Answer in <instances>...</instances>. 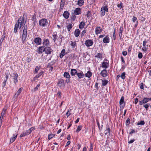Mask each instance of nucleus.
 <instances>
[{
    "label": "nucleus",
    "instance_id": "nucleus-23",
    "mask_svg": "<svg viewBox=\"0 0 151 151\" xmlns=\"http://www.w3.org/2000/svg\"><path fill=\"white\" fill-rule=\"evenodd\" d=\"M65 54V49H63L60 54V57L62 58Z\"/></svg>",
    "mask_w": 151,
    "mask_h": 151
},
{
    "label": "nucleus",
    "instance_id": "nucleus-9",
    "mask_svg": "<svg viewBox=\"0 0 151 151\" xmlns=\"http://www.w3.org/2000/svg\"><path fill=\"white\" fill-rule=\"evenodd\" d=\"M34 42L37 45H40L42 43V40L39 37L35 38Z\"/></svg>",
    "mask_w": 151,
    "mask_h": 151
},
{
    "label": "nucleus",
    "instance_id": "nucleus-52",
    "mask_svg": "<svg viewBox=\"0 0 151 151\" xmlns=\"http://www.w3.org/2000/svg\"><path fill=\"white\" fill-rule=\"evenodd\" d=\"M5 37V35H3L2 36V37L0 39V43H2V42H3V40H4Z\"/></svg>",
    "mask_w": 151,
    "mask_h": 151
},
{
    "label": "nucleus",
    "instance_id": "nucleus-22",
    "mask_svg": "<svg viewBox=\"0 0 151 151\" xmlns=\"http://www.w3.org/2000/svg\"><path fill=\"white\" fill-rule=\"evenodd\" d=\"M80 33V31L78 29H76L74 32V35L76 37H78Z\"/></svg>",
    "mask_w": 151,
    "mask_h": 151
},
{
    "label": "nucleus",
    "instance_id": "nucleus-60",
    "mask_svg": "<svg viewBox=\"0 0 151 151\" xmlns=\"http://www.w3.org/2000/svg\"><path fill=\"white\" fill-rule=\"evenodd\" d=\"M130 123V119H128L126 120V125H128Z\"/></svg>",
    "mask_w": 151,
    "mask_h": 151
},
{
    "label": "nucleus",
    "instance_id": "nucleus-17",
    "mask_svg": "<svg viewBox=\"0 0 151 151\" xmlns=\"http://www.w3.org/2000/svg\"><path fill=\"white\" fill-rule=\"evenodd\" d=\"M69 13L67 11L64 12L63 14V16L65 19H67L69 17Z\"/></svg>",
    "mask_w": 151,
    "mask_h": 151
},
{
    "label": "nucleus",
    "instance_id": "nucleus-59",
    "mask_svg": "<svg viewBox=\"0 0 151 151\" xmlns=\"http://www.w3.org/2000/svg\"><path fill=\"white\" fill-rule=\"evenodd\" d=\"M86 33V31L85 30H83L82 32L81 33V37H82Z\"/></svg>",
    "mask_w": 151,
    "mask_h": 151
},
{
    "label": "nucleus",
    "instance_id": "nucleus-62",
    "mask_svg": "<svg viewBox=\"0 0 151 151\" xmlns=\"http://www.w3.org/2000/svg\"><path fill=\"white\" fill-rule=\"evenodd\" d=\"M91 14H90V12L89 11H88L87 14V16L88 17H89L90 16Z\"/></svg>",
    "mask_w": 151,
    "mask_h": 151
},
{
    "label": "nucleus",
    "instance_id": "nucleus-21",
    "mask_svg": "<svg viewBox=\"0 0 151 151\" xmlns=\"http://www.w3.org/2000/svg\"><path fill=\"white\" fill-rule=\"evenodd\" d=\"M101 9H102L103 10L105 11V12H108V6L106 4L105 6H103L101 8Z\"/></svg>",
    "mask_w": 151,
    "mask_h": 151
},
{
    "label": "nucleus",
    "instance_id": "nucleus-32",
    "mask_svg": "<svg viewBox=\"0 0 151 151\" xmlns=\"http://www.w3.org/2000/svg\"><path fill=\"white\" fill-rule=\"evenodd\" d=\"M53 40L54 42H55L56 40L57 39L58 36L56 33H53L52 35Z\"/></svg>",
    "mask_w": 151,
    "mask_h": 151
},
{
    "label": "nucleus",
    "instance_id": "nucleus-39",
    "mask_svg": "<svg viewBox=\"0 0 151 151\" xmlns=\"http://www.w3.org/2000/svg\"><path fill=\"white\" fill-rule=\"evenodd\" d=\"M16 139V138H15V137H12L10 139V143H12Z\"/></svg>",
    "mask_w": 151,
    "mask_h": 151
},
{
    "label": "nucleus",
    "instance_id": "nucleus-50",
    "mask_svg": "<svg viewBox=\"0 0 151 151\" xmlns=\"http://www.w3.org/2000/svg\"><path fill=\"white\" fill-rule=\"evenodd\" d=\"M7 81L6 80H4L2 84V87L3 88H4L5 86Z\"/></svg>",
    "mask_w": 151,
    "mask_h": 151
},
{
    "label": "nucleus",
    "instance_id": "nucleus-27",
    "mask_svg": "<svg viewBox=\"0 0 151 151\" xmlns=\"http://www.w3.org/2000/svg\"><path fill=\"white\" fill-rule=\"evenodd\" d=\"M70 45L73 48H76V44L75 42L71 41Z\"/></svg>",
    "mask_w": 151,
    "mask_h": 151
},
{
    "label": "nucleus",
    "instance_id": "nucleus-11",
    "mask_svg": "<svg viewBox=\"0 0 151 151\" xmlns=\"http://www.w3.org/2000/svg\"><path fill=\"white\" fill-rule=\"evenodd\" d=\"M81 13V10L80 8L76 9L74 11V14L75 15H78Z\"/></svg>",
    "mask_w": 151,
    "mask_h": 151
},
{
    "label": "nucleus",
    "instance_id": "nucleus-8",
    "mask_svg": "<svg viewBox=\"0 0 151 151\" xmlns=\"http://www.w3.org/2000/svg\"><path fill=\"white\" fill-rule=\"evenodd\" d=\"M52 51V50L50 47H45L44 52L47 55L50 54Z\"/></svg>",
    "mask_w": 151,
    "mask_h": 151
},
{
    "label": "nucleus",
    "instance_id": "nucleus-44",
    "mask_svg": "<svg viewBox=\"0 0 151 151\" xmlns=\"http://www.w3.org/2000/svg\"><path fill=\"white\" fill-rule=\"evenodd\" d=\"M76 15H75L74 14H73L72 15V16L71 17V19L72 20L74 21L76 18Z\"/></svg>",
    "mask_w": 151,
    "mask_h": 151
},
{
    "label": "nucleus",
    "instance_id": "nucleus-41",
    "mask_svg": "<svg viewBox=\"0 0 151 151\" xmlns=\"http://www.w3.org/2000/svg\"><path fill=\"white\" fill-rule=\"evenodd\" d=\"M101 15L102 16H104L105 14V12L101 9Z\"/></svg>",
    "mask_w": 151,
    "mask_h": 151
},
{
    "label": "nucleus",
    "instance_id": "nucleus-19",
    "mask_svg": "<svg viewBox=\"0 0 151 151\" xmlns=\"http://www.w3.org/2000/svg\"><path fill=\"white\" fill-rule=\"evenodd\" d=\"M23 88L22 87L19 89L17 93L15 94V96L17 97L20 94L21 92L22 91Z\"/></svg>",
    "mask_w": 151,
    "mask_h": 151
},
{
    "label": "nucleus",
    "instance_id": "nucleus-3",
    "mask_svg": "<svg viewBox=\"0 0 151 151\" xmlns=\"http://www.w3.org/2000/svg\"><path fill=\"white\" fill-rule=\"evenodd\" d=\"M48 22L47 20L45 19H41L39 21V24L40 26L45 27L47 24Z\"/></svg>",
    "mask_w": 151,
    "mask_h": 151
},
{
    "label": "nucleus",
    "instance_id": "nucleus-49",
    "mask_svg": "<svg viewBox=\"0 0 151 151\" xmlns=\"http://www.w3.org/2000/svg\"><path fill=\"white\" fill-rule=\"evenodd\" d=\"M6 109L5 108H4L1 113V114L4 115L6 113Z\"/></svg>",
    "mask_w": 151,
    "mask_h": 151
},
{
    "label": "nucleus",
    "instance_id": "nucleus-43",
    "mask_svg": "<svg viewBox=\"0 0 151 151\" xmlns=\"http://www.w3.org/2000/svg\"><path fill=\"white\" fill-rule=\"evenodd\" d=\"M145 124V122L144 121H140L139 122H138L137 123V125H143L144 124Z\"/></svg>",
    "mask_w": 151,
    "mask_h": 151
},
{
    "label": "nucleus",
    "instance_id": "nucleus-18",
    "mask_svg": "<svg viewBox=\"0 0 151 151\" xmlns=\"http://www.w3.org/2000/svg\"><path fill=\"white\" fill-rule=\"evenodd\" d=\"M103 42L105 43H109V38L108 36L105 37L103 39Z\"/></svg>",
    "mask_w": 151,
    "mask_h": 151
},
{
    "label": "nucleus",
    "instance_id": "nucleus-26",
    "mask_svg": "<svg viewBox=\"0 0 151 151\" xmlns=\"http://www.w3.org/2000/svg\"><path fill=\"white\" fill-rule=\"evenodd\" d=\"M73 25H72L71 24H69L68 25L66 26V27H67L68 30L69 32L70 31V29L73 27Z\"/></svg>",
    "mask_w": 151,
    "mask_h": 151
},
{
    "label": "nucleus",
    "instance_id": "nucleus-55",
    "mask_svg": "<svg viewBox=\"0 0 151 151\" xmlns=\"http://www.w3.org/2000/svg\"><path fill=\"white\" fill-rule=\"evenodd\" d=\"M137 20V18L135 16H133V18L132 19V21L134 22Z\"/></svg>",
    "mask_w": 151,
    "mask_h": 151
},
{
    "label": "nucleus",
    "instance_id": "nucleus-61",
    "mask_svg": "<svg viewBox=\"0 0 151 151\" xmlns=\"http://www.w3.org/2000/svg\"><path fill=\"white\" fill-rule=\"evenodd\" d=\"M122 55L124 56H126L127 54V52L126 51H124L122 52Z\"/></svg>",
    "mask_w": 151,
    "mask_h": 151
},
{
    "label": "nucleus",
    "instance_id": "nucleus-5",
    "mask_svg": "<svg viewBox=\"0 0 151 151\" xmlns=\"http://www.w3.org/2000/svg\"><path fill=\"white\" fill-rule=\"evenodd\" d=\"M18 74L17 73H14L13 74V76H12V81L15 85H16L17 83L18 82V80L17 78L18 77Z\"/></svg>",
    "mask_w": 151,
    "mask_h": 151
},
{
    "label": "nucleus",
    "instance_id": "nucleus-45",
    "mask_svg": "<svg viewBox=\"0 0 151 151\" xmlns=\"http://www.w3.org/2000/svg\"><path fill=\"white\" fill-rule=\"evenodd\" d=\"M125 72H123L122 73L121 75L120 76L123 79H124L125 78Z\"/></svg>",
    "mask_w": 151,
    "mask_h": 151
},
{
    "label": "nucleus",
    "instance_id": "nucleus-63",
    "mask_svg": "<svg viewBox=\"0 0 151 151\" xmlns=\"http://www.w3.org/2000/svg\"><path fill=\"white\" fill-rule=\"evenodd\" d=\"M39 70V68L37 67L35 68V73H37V71Z\"/></svg>",
    "mask_w": 151,
    "mask_h": 151
},
{
    "label": "nucleus",
    "instance_id": "nucleus-48",
    "mask_svg": "<svg viewBox=\"0 0 151 151\" xmlns=\"http://www.w3.org/2000/svg\"><path fill=\"white\" fill-rule=\"evenodd\" d=\"M27 135L25 132H23L20 135V137H22Z\"/></svg>",
    "mask_w": 151,
    "mask_h": 151
},
{
    "label": "nucleus",
    "instance_id": "nucleus-40",
    "mask_svg": "<svg viewBox=\"0 0 151 151\" xmlns=\"http://www.w3.org/2000/svg\"><path fill=\"white\" fill-rule=\"evenodd\" d=\"M82 128V126L81 125L78 126L76 132H79L81 129Z\"/></svg>",
    "mask_w": 151,
    "mask_h": 151
},
{
    "label": "nucleus",
    "instance_id": "nucleus-4",
    "mask_svg": "<svg viewBox=\"0 0 151 151\" xmlns=\"http://www.w3.org/2000/svg\"><path fill=\"white\" fill-rule=\"evenodd\" d=\"M58 84V86L61 88H63L65 86V83L63 79H61L59 80Z\"/></svg>",
    "mask_w": 151,
    "mask_h": 151
},
{
    "label": "nucleus",
    "instance_id": "nucleus-6",
    "mask_svg": "<svg viewBox=\"0 0 151 151\" xmlns=\"http://www.w3.org/2000/svg\"><path fill=\"white\" fill-rule=\"evenodd\" d=\"M109 62L108 61L106 60H104V61L102 63V67L104 68H107L109 66Z\"/></svg>",
    "mask_w": 151,
    "mask_h": 151
},
{
    "label": "nucleus",
    "instance_id": "nucleus-36",
    "mask_svg": "<svg viewBox=\"0 0 151 151\" xmlns=\"http://www.w3.org/2000/svg\"><path fill=\"white\" fill-rule=\"evenodd\" d=\"M40 84H38L37 86L36 87H35L33 90H32V91L34 92L36 91L37 90L38 88L40 87Z\"/></svg>",
    "mask_w": 151,
    "mask_h": 151
},
{
    "label": "nucleus",
    "instance_id": "nucleus-54",
    "mask_svg": "<svg viewBox=\"0 0 151 151\" xmlns=\"http://www.w3.org/2000/svg\"><path fill=\"white\" fill-rule=\"evenodd\" d=\"M147 43V42L146 41H144L143 42V46L147 47L148 45H146Z\"/></svg>",
    "mask_w": 151,
    "mask_h": 151
},
{
    "label": "nucleus",
    "instance_id": "nucleus-7",
    "mask_svg": "<svg viewBox=\"0 0 151 151\" xmlns=\"http://www.w3.org/2000/svg\"><path fill=\"white\" fill-rule=\"evenodd\" d=\"M43 47H47L50 45V42L48 39H44L42 43Z\"/></svg>",
    "mask_w": 151,
    "mask_h": 151
},
{
    "label": "nucleus",
    "instance_id": "nucleus-35",
    "mask_svg": "<svg viewBox=\"0 0 151 151\" xmlns=\"http://www.w3.org/2000/svg\"><path fill=\"white\" fill-rule=\"evenodd\" d=\"M102 55L101 53H99L95 55V57L97 58L101 59L102 57Z\"/></svg>",
    "mask_w": 151,
    "mask_h": 151
},
{
    "label": "nucleus",
    "instance_id": "nucleus-47",
    "mask_svg": "<svg viewBox=\"0 0 151 151\" xmlns=\"http://www.w3.org/2000/svg\"><path fill=\"white\" fill-rule=\"evenodd\" d=\"M150 106V104H146L145 105H144V106L146 109V110H148V108Z\"/></svg>",
    "mask_w": 151,
    "mask_h": 151
},
{
    "label": "nucleus",
    "instance_id": "nucleus-25",
    "mask_svg": "<svg viewBox=\"0 0 151 151\" xmlns=\"http://www.w3.org/2000/svg\"><path fill=\"white\" fill-rule=\"evenodd\" d=\"M63 76L65 77L68 79H69L70 78V75L67 72H65L64 73Z\"/></svg>",
    "mask_w": 151,
    "mask_h": 151
},
{
    "label": "nucleus",
    "instance_id": "nucleus-46",
    "mask_svg": "<svg viewBox=\"0 0 151 151\" xmlns=\"http://www.w3.org/2000/svg\"><path fill=\"white\" fill-rule=\"evenodd\" d=\"M43 72H41L35 77V78L36 79V78H38L40 76L43 74Z\"/></svg>",
    "mask_w": 151,
    "mask_h": 151
},
{
    "label": "nucleus",
    "instance_id": "nucleus-29",
    "mask_svg": "<svg viewBox=\"0 0 151 151\" xmlns=\"http://www.w3.org/2000/svg\"><path fill=\"white\" fill-rule=\"evenodd\" d=\"M34 128L33 127H31L29 129L27 130L25 132L26 133L27 135L29 134L33 130Z\"/></svg>",
    "mask_w": 151,
    "mask_h": 151
},
{
    "label": "nucleus",
    "instance_id": "nucleus-51",
    "mask_svg": "<svg viewBox=\"0 0 151 151\" xmlns=\"http://www.w3.org/2000/svg\"><path fill=\"white\" fill-rule=\"evenodd\" d=\"M138 57L139 59H141L142 57V53L140 52H139L138 53Z\"/></svg>",
    "mask_w": 151,
    "mask_h": 151
},
{
    "label": "nucleus",
    "instance_id": "nucleus-2",
    "mask_svg": "<svg viewBox=\"0 0 151 151\" xmlns=\"http://www.w3.org/2000/svg\"><path fill=\"white\" fill-rule=\"evenodd\" d=\"M27 25L24 26L22 36V43H24L26 42L27 35Z\"/></svg>",
    "mask_w": 151,
    "mask_h": 151
},
{
    "label": "nucleus",
    "instance_id": "nucleus-56",
    "mask_svg": "<svg viewBox=\"0 0 151 151\" xmlns=\"http://www.w3.org/2000/svg\"><path fill=\"white\" fill-rule=\"evenodd\" d=\"M147 47L143 46L142 48V50L145 52H146L147 50Z\"/></svg>",
    "mask_w": 151,
    "mask_h": 151
},
{
    "label": "nucleus",
    "instance_id": "nucleus-37",
    "mask_svg": "<svg viewBox=\"0 0 151 151\" xmlns=\"http://www.w3.org/2000/svg\"><path fill=\"white\" fill-rule=\"evenodd\" d=\"M108 81L106 80H102V83L103 86H106L108 83Z\"/></svg>",
    "mask_w": 151,
    "mask_h": 151
},
{
    "label": "nucleus",
    "instance_id": "nucleus-28",
    "mask_svg": "<svg viewBox=\"0 0 151 151\" xmlns=\"http://www.w3.org/2000/svg\"><path fill=\"white\" fill-rule=\"evenodd\" d=\"M83 3L84 1L83 0H78V1L77 4L81 6L83 5Z\"/></svg>",
    "mask_w": 151,
    "mask_h": 151
},
{
    "label": "nucleus",
    "instance_id": "nucleus-38",
    "mask_svg": "<svg viewBox=\"0 0 151 151\" xmlns=\"http://www.w3.org/2000/svg\"><path fill=\"white\" fill-rule=\"evenodd\" d=\"M144 103H146L149 101V98H144L142 100Z\"/></svg>",
    "mask_w": 151,
    "mask_h": 151
},
{
    "label": "nucleus",
    "instance_id": "nucleus-33",
    "mask_svg": "<svg viewBox=\"0 0 151 151\" xmlns=\"http://www.w3.org/2000/svg\"><path fill=\"white\" fill-rule=\"evenodd\" d=\"M91 76L92 73L89 71H88L87 73L85 74V76L89 78L91 77Z\"/></svg>",
    "mask_w": 151,
    "mask_h": 151
},
{
    "label": "nucleus",
    "instance_id": "nucleus-20",
    "mask_svg": "<svg viewBox=\"0 0 151 151\" xmlns=\"http://www.w3.org/2000/svg\"><path fill=\"white\" fill-rule=\"evenodd\" d=\"M124 97L122 96L119 101V103L120 106L122 107H123L124 106V105L123 104L124 102Z\"/></svg>",
    "mask_w": 151,
    "mask_h": 151
},
{
    "label": "nucleus",
    "instance_id": "nucleus-14",
    "mask_svg": "<svg viewBox=\"0 0 151 151\" xmlns=\"http://www.w3.org/2000/svg\"><path fill=\"white\" fill-rule=\"evenodd\" d=\"M77 75L79 79L83 78L85 76L84 74L81 71L80 73H77Z\"/></svg>",
    "mask_w": 151,
    "mask_h": 151
},
{
    "label": "nucleus",
    "instance_id": "nucleus-58",
    "mask_svg": "<svg viewBox=\"0 0 151 151\" xmlns=\"http://www.w3.org/2000/svg\"><path fill=\"white\" fill-rule=\"evenodd\" d=\"M57 94H58V97H61L62 93L60 92V91L58 92V93Z\"/></svg>",
    "mask_w": 151,
    "mask_h": 151
},
{
    "label": "nucleus",
    "instance_id": "nucleus-24",
    "mask_svg": "<svg viewBox=\"0 0 151 151\" xmlns=\"http://www.w3.org/2000/svg\"><path fill=\"white\" fill-rule=\"evenodd\" d=\"M105 132L106 135L107 134H109V135L110 134V129L108 126L107 127L106 130L105 131Z\"/></svg>",
    "mask_w": 151,
    "mask_h": 151
},
{
    "label": "nucleus",
    "instance_id": "nucleus-30",
    "mask_svg": "<svg viewBox=\"0 0 151 151\" xmlns=\"http://www.w3.org/2000/svg\"><path fill=\"white\" fill-rule=\"evenodd\" d=\"M65 0H61L60 5V8L61 9H63V8L64 6L65 5Z\"/></svg>",
    "mask_w": 151,
    "mask_h": 151
},
{
    "label": "nucleus",
    "instance_id": "nucleus-53",
    "mask_svg": "<svg viewBox=\"0 0 151 151\" xmlns=\"http://www.w3.org/2000/svg\"><path fill=\"white\" fill-rule=\"evenodd\" d=\"M53 136L54 135L53 134H50V135H49L48 136V139L49 140H50V139L52 138L53 137Z\"/></svg>",
    "mask_w": 151,
    "mask_h": 151
},
{
    "label": "nucleus",
    "instance_id": "nucleus-16",
    "mask_svg": "<svg viewBox=\"0 0 151 151\" xmlns=\"http://www.w3.org/2000/svg\"><path fill=\"white\" fill-rule=\"evenodd\" d=\"M107 70L106 69H104L101 73V74L103 77H105L107 76Z\"/></svg>",
    "mask_w": 151,
    "mask_h": 151
},
{
    "label": "nucleus",
    "instance_id": "nucleus-15",
    "mask_svg": "<svg viewBox=\"0 0 151 151\" xmlns=\"http://www.w3.org/2000/svg\"><path fill=\"white\" fill-rule=\"evenodd\" d=\"M77 72L76 69H72L70 70V74L72 76H75L76 74L77 75Z\"/></svg>",
    "mask_w": 151,
    "mask_h": 151
},
{
    "label": "nucleus",
    "instance_id": "nucleus-1",
    "mask_svg": "<svg viewBox=\"0 0 151 151\" xmlns=\"http://www.w3.org/2000/svg\"><path fill=\"white\" fill-rule=\"evenodd\" d=\"M26 22V21H24V17H20L18 20L17 23H16L15 24L14 28V32H17L18 28L19 29H20L22 27L24 26Z\"/></svg>",
    "mask_w": 151,
    "mask_h": 151
},
{
    "label": "nucleus",
    "instance_id": "nucleus-57",
    "mask_svg": "<svg viewBox=\"0 0 151 151\" xmlns=\"http://www.w3.org/2000/svg\"><path fill=\"white\" fill-rule=\"evenodd\" d=\"M63 37V36L61 35H60L59 36V40H60V43H61L62 42V38Z\"/></svg>",
    "mask_w": 151,
    "mask_h": 151
},
{
    "label": "nucleus",
    "instance_id": "nucleus-42",
    "mask_svg": "<svg viewBox=\"0 0 151 151\" xmlns=\"http://www.w3.org/2000/svg\"><path fill=\"white\" fill-rule=\"evenodd\" d=\"M123 4L121 2L120 4H117V6L118 8L121 9L123 7Z\"/></svg>",
    "mask_w": 151,
    "mask_h": 151
},
{
    "label": "nucleus",
    "instance_id": "nucleus-34",
    "mask_svg": "<svg viewBox=\"0 0 151 151\" xmlns=\"http://www.w3.org/2000/svg\"><path fill=\"white\" fill-rule=\"evenodd\" d=\"M123 28L122 27H121L119 30V36L121 38L122 36V31L123 30Z\"/></svg>",
    "mask_w": 151,
    "mask_h": 151
},
{
    "label": "nucleus",
    "instance_id": "nucleus-13",
    "mask_svg": "<svg viewBox=\"0 0 151 151\" xmlns=\"http://www.w3.org/2000/svg\"><path fill=\"white\" fill-rule=\"evenodd\" d=\"M102 31V29L100 27H96L95 29V33L96 35L100 34Z\"/></svg>",
    "mask_w": 151,
    "mask_h": 151
},
{
    "label": "nucleus",
    "instance_id": "nucleus-12",
    "mask_svg": "<svg viewBox=\"0 0 151 151\" xmlns=\"http://www.w3.org/2000/svg\"><path fill=\"white\" fill-rule=\"evenodd\" d=\"M45 47L41 46L38 48L37 52L39 54H41L45 51Z\"/></svg>",
    "mask_w": 151,
    "mask_h": 151
},
{
    "label": "nucleus",
    "instance_id": "nucleus-64",
    "mask_svg": "<svg viewBox=\"0 0 151 151\" xmlns=\"http://www.w3.org/2000/svg\"><path fill=\"white\" fill-rule=\"evenodd\" d=\"M70 114H71L69 111H67L66 113V115L67 116V117H68L70 115Z\"/></svg>",
    "mask_w": 151,
    "mask_h": 151
},
{
    "label": "nucleus",
    "instance_id": "nucleus-10",
    "mask_svg": "<svg viewBox=\"0 0 151 151\" xmlns=\"http://www.w3.org/2000/svg\"><path fill=\"white\" fill-rule=\"evenodd\" d=\"M85 44L86 46L89 47L93 45V41L92 40H88L85 41Z\"/></svg>",
    "mask_w": 151,
    "mask_h": 151
},
{
    "label": "nucleus",
    "instance_id": "nucleus-31",
    "mask_svg": "<svg viewBox=\"0 0 151 151\" xmlns=\"http://www.w3.org/2000/svg\"><path fill=\"white\" fill-rule=\"evenodd\" d=\"M85 25V22H81L80 24L79 27L80 29H82L84 27Z\"/></svg>",
    "mask_w": 151,
    "mask_h": 151
}]
</instances>
